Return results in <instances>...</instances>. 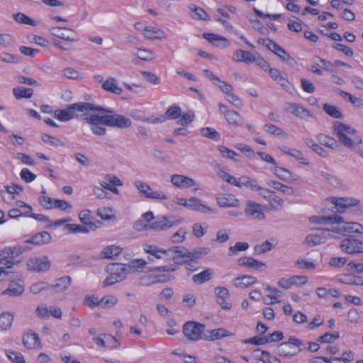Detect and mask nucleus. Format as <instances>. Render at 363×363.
I'll return each mask as SVG.
<instances>
[{"instance_id":"17","label":"nucleus","mask_w":363,"mask_h":363,"mask_svg":"<svg viewBox=\"0 0 363 363\" xmlns=\"http://www.w3.org/2000/svg\"><path fill=\"white\" fill-rule=\"evenodd\" d=\"M285 110L291 113L295 117L301 119L306 120L313 117V114L311 111L300 104L286 103Z\"/></svg>"},{"instance_id":"43","label":"nucleus","mask_w":363,"mask_h":363,"mask_svg":"<svg viewBox=\"0 0 363 363\" xmlns=\"http://www.w3.org/2000/svg\"><path fill=\"white\" fill-rule=\"evenodd\" d=\"M340 281L345 284L363 286V277L351 274H345L340 278Z\"/></svg>"},{"instance_id":"34","label":"nucleus","mask_w":363,"mask_h":363,"mask_svg":"<svg viewBox=\"0 0 363 363\" xmlns=\"http://www.w3.org/2000/svg\"><path fill=\"white\" fill-rule=\"evenodd\" d=\"M342 220V217L339 216H311L309 218V220L311 223H316V224H323V223H335L340 222Z\"/></svg>"},{"instance_id":"19","label":"nucleus","mask_w":363,"mask_h":363,"mask_svg":"<svg viewBox=\"0 0 363 363\" xmlns=\"http://www.w3.org/2000/svg\"><path fill=\"white\" fill-rule=\"evenodd\" d=\"M331 231L326 229H321L318 233L308 235L305 242L311 245H317L325 242L326 239L331 237Z\"/></svg>"},{"instance_id":"48","label":"nucleus","mask_w":363,"mask_h":363,"mask_svg":"<svg viewBox=\"0 0 363 363\" xmlns=\"http://www.w3.org/2000/svg\"><path fill=\"white\" fill-rule=\"evenodd\" d=\"M13 320V316L9 313H2L0 315V329L7 330L11 328Z\"/></svg>"},{"instance_id":"54","label":"nucleus","mask_w":363,"mask_h":363,"mask_svg":"<svg viewBox=\"0 0 363 363\" xmlns=\"http://www.w3.org/2000/svg\"><path fill=\"white\" fill-rule=\"evenodd\" d=\"M54 208H58L67 213H70L72 208V206L71 203L65 200L55 199Z\"/></svg>"},{"instance_id":"26","label":"nucleus","mask_w":363,"mask_h":363,"mask_svg":"<svg viewBox=\"0 0 363 363\" xmlns=\"http://www.w3.org/2000/svg\"><path fill=\"white\" fill-rule=\"evenodd\" d=\"M189 209L201 213H215L216 211L202 203L201 200L192 196L189 198Z\"/></svg>"},{"instance_id":"36","label":"nucleus","mask_w":363,"mask_h":363,"mask_svg":"<svg viewBox=\"0 0 363 363\" xmlns=\"http://www.w3.org/2000/svg\"><path fill=\"white\" fill-rule=\"evenodd\" d=\"M72 279L69 277H62L57 279L54 284L50 285V289H54L56 292H63L71 284Z\"/></svg>"},{"instance_id":"10","label":"nucleus","mask_w":363,"mask_h":363,"mask_svg":"<svg viewBox=\"0 0 363 363\" xmlns=\"http://www.w3.org/2000/svg\"><path fill=\"white\" fill-rule=\"evenodd\" d=\"M49 32L52 35L67 41L75 42L79 40L77 33L67 27L52 26L49 28Z\"/></svg>"},{"instance_id":"32","label":"nucleus","mask_w":363,"mask_h":363,"mask_svg":"<svg viewBox=\"0 0 363 363\" xmlns=\"http://www.w3.org/2000/svg\"><path fill=\"white\" fill-rule=\"evenodd\" d=\"M255 54L242 50H237L234 52L232 60L240 62H243L247 64L252 63V60Z\"/></svg>"},{"instance_id":"3","label":"nucleus","mask_w":363,"mask_h":363,"mask_svg":"<svg viewBox=\"0 0 363 363\" xmlns=\"http://www.w3.org/2000/svg\"><path fill=\"white\" fill-rule=\"evenodd\" d=\"M28 246H13L6 247L0 251V269H11L14 265L18 264L19 262L14 259L23 252L30 250Z\"/></svg>"},{"instance_id":"55","label":"nucleus","mask_w":363,"mask_h":363,"mask_svg":"<svg viewBox=\"0 0 363 363\" xmlns=\"http://www.w3.org/2000/svg\"><path fill=\"white\" fill-rule=\"evenodd\" d=\"M264 130L276 136L286 135V133L281 128L273 124H266L264 126Z\"/></svg>"},{"instance_id":"52","label":"nucleus","mask_w":363,"mask_h":363,"mask_svg":"<svg viewBox=\"0 0 363 363\" xmlns=\"http://www.w3.org/2000/svg\"><path fill=\"white\" fill-rule=\"evenodd\" d=\"M323 110L328 115L334 118H341L342 117L340 110L335 106L325 104L323 105Z\"/></svg>"},{"instance_id":"18","label":"nucleus","mask_w":363,"mask_h":363,"mask_svg":"<svg viewBox=\"0 0 363 363\" xmlns=\"http://www.w3.org/2000/svg\"><path fill=\"white\" fill-rule=\"evenodd\" d=\"M216 202L221 208H236L240 205V200L232 194H220L216 196Z\"/></svg>"},{"instance_id":"30","label":"nucleus","mask_w":363,"mask_h":363,"mask_svg":"<svg viewBox=\"0 0 363 363\" xmlns=\"http://www.w3.org/2000/svg\"><path fill=\"white\" fill-rule=\"evenodd\" d=\"M101 87L106 91L118 95L121 94L123 92L122 88L118 86L116 79L113 77L108 78L105 82L102 83Z\"/></svg>"},{"instance_id":"16","label":"nucleus","mask_w":363,"mask_h":363,"mask_svg":"<svg viewBox=\"0 0 363 363\" xmlns=\"http://www.w3.org/2000/svg\"><path fill=\"white\" fill-rule=\"evenodd\" d=\"M169 251H172L174 253L172 259L178 264H184L188 261L195 259V257H196V255L192 254V252H189L182 247H174Z\"/></svg>"},{"instance_id":"31","label":"nucleus","mask_w":363,"mask_h":363,"mask_svg":"<svg viewBox=\"0 0 363 363\" xmlns=\"http://www.w3.org/2000/svg\"><path fill=\"white\" fill-rule=\"evenodd\" d=\"M105 180L99 182L100 186L105 190L111 189L112 185L113 186H123L122 181L118 179L115 174H108L104 177Z\"/></svg>"},{"instance_id":"13","label":"nucleus","mask_w":363,"mask_h":363,"mask_svg":"<svg viewBox=\"0 0 363 363\" xmlns=\"http://www.w3.org/2000/svg\"><path fill=\"white\" fill-rule=\"evenodd\" d=\"M170 182L176 188L183 189L194 186L196 182L186 175L174 174L170 176Z\"/></svg>"},{"instance_id":"47","label":"nucleus","mask_w":363,"mask_h":363,"mask_svg":"<svg viewBox=\"0 0 363 363\" xmlns=\"http://www.w3.org/2000/svg\"><path fill=\"white\" fill-rule=\"evenodd\" d=\"M135 55L144 61H151L156 58L155 54L152 50L147 49L138 48L135 50Z\"/></svg>"},{"instance_id":"15","label":"nucleus","mask_w":363,"mask_h":363,"mask_svg":"<svg viewBox=\"0 0 363 363\" xmlns=\"http://www.w3.org/2000/svg\"><path fill=\"white\" fill-rule=\"evenodd\" d=\"M267 48L280 57L283 61L286 62L290 66H295L297 63L296 61L291 57L289 54L278 44L272 40H269L267 44Z\"/></svg>"},{"instance_id":"39","label":"nucleus","mask_w":363,"mask_h":363,"mask_svg":"<svg viewBox=\"0 0 363 363\" xmlns=\"http://www.w3.org/2000/svg\"><path fill=\"white\" fill-rule=\"evenodd\" d=\"M225 118L229 124L234 126H240L244 123V118L238 112L234 111H226Z\"/></svg>"},{"instance_id":"59","label":"nucleus","mask_w":363,"mask_h":363,"mask_svg":"<svg viewBox=\"0 0 363 363\" xmlns=\"http://www.w3.org/2000/svg\"><path fill=\"white\" fill-rule=\"evenodd\" d=\"M30 290L33 294H36L43 290H50V284H48L44 281L38 282L33 284L30 286Z\"/></svg>"},{"instance_id":"58","label":"nucleus","mask_w":363,"mask_h":363,"mask_svg":"<svg viewBox=\"0 0 363 363\" xmlns=\"http://www.w3.org/2000/svg\"><path fill=\"white\" fill-rule=\"evenodd\" d=\"M41 139L44 143H48L52 146L57 147L64 145V143L60 139H57L48 134H43Z\"/></svg>"},{"instance_id":"40","label":"nucleus","mask_w":363,"mask_h":363,"mask_svg":"<svg viewBox=\"0 0 363 363\" xmlns=\"http://www.w3.org/2000/svg\"><path fill=\"white\" fill-rule=\"evenodd\" d=\"M122 251L121 247L118 245H109L104 248L101 252V257L106 259H113L118 256Z\"/></svg>"},{"instance_id":"4","label":"nucleus","mask_w":363,"mask_h":363,"mask_svg":"<svg viewBox=\"0 0 363 363\" xmlns=\"http://www.w3.org/2000/svg\"><path fill=\"white\" fill-rule=\"evenodd\" d=\"M134 186L138 190L139 194L146 199L157 201H167L169 199V196L164 191H155L147 183L145 182L135 181L134 182Z\"/></svg>"},{"instance_id":"9","label":"nucleus","mask_w":363,"mask_h":363,"mask_svg":"<svg viewBox=\"0 0 363 363\" xmlns=\"http://www.w3.org/2000/svg\"><path fill=\"white\" fill-rule=\"evenodd\" d=\"M51 262L47 256L30 257L27 261V269L34 272H45L50 268Z\"/></svg>"},{"instance_id":"64","label":"nucleus","mask_w":363,"mask_h":363,"mask_svg":"<svg viewBox=\"0 0 363 363\" xmlns=\"http://www.w3.org/2000/svg\"><path fill=\"white\" fill-rule=\"evenodd\" d=\"M6 356L15 363H26L23 356L19 352L7 351Z\"/></svg>"},{"instance_id":"51","label":"nucleus","mask_w":363,"mask_h":363,"mask_svg":"<svg viewBox=\"0 0 363 363\" xmlns=\"http://www.w3.org/2000/svg\"><path fill=\"white\" fill-rule=\"evenodd\" d=\"M111 207H101L97 209L96 214L103 220H110L114 216Z\"/></svg>"},{"instance_id":"29","label":"nucleus","mask_w":363,"mask_h":363,"mask_svg":"<svg viewBox=\"0 0 363 363\" xmlns=\"http://www.w3.org/2000/svg\"><path fill=\"white\" fill-rule=\"evenodd\" d=\"M23 342L28 349H35L41 347L39 336L36 333H30L24 335Z\"/></svg>"},{"instance_id":"1","label":"nucleus","mask_w":363,"mask_h":363,"mask_svg":"<svg viewBox=\"0 0 363 363\" xmlns=\"http://www.w3.org/2000/svg\"><path fill=\"white\" fill-rule=\"evenodd\" d=\"M83 113V120L89 125L91 132L97 136L106 134V126L127 128L132 124L131 120L110 109H105L90 103L81 102L67 106L66 109L55 111V117L61 121H68Z\"/></svg>"},{"instance_id":"41","label":"nucleus","mask_w":363,"mask_h":363,"mask_svg":"<svg viewBox=\"0 0 363 363\" xmlns=\"http://www.w3.org/2000/svg\"><path fill=\"white\" fill-rule=\"evenodd\" d=\"M213 272L211 269H207L192 277V280L195 284H201L210 280L213 276Z\"/></svg>"},{"instance_id":"50","label":"nucleus","mask_w":363,"mask_h":363,"mask_svg":"<svg viewBox=\"0 0 363 363\" xmlns=\"http://www.w3.org/2000/svg\"><path fill=\"white\" fill-rule=\"evenodd\" d=\"M13 18L19 23L35 26V21L23 13H17L13 15Z\"/></svg>"},{"instance_id":"46","label":"nucleus","mask_w":363,"mask_h":363,"mask_svg":"<svg viewBox=\"0 0 363 363\" xmlns=\"http://www.w3.org/2000/svg\"><path fill=\"white\" fill-rule=\"evenodd\" d=\"M13 94L18 99L21 98H30L33 94V90L31 88L15 87L13 89Z\"/></svg>"},{"instance_id":"37","label":"nucleus","mask_w":363,"mask_h":363,"mask_svg":"<svg viewBox=\"0 0 363 363\" xmlns=\"http://www.w3.org/2000/svg\"><path fill=\"white\" fill-rule=\"evenodd\" d=\"M316 139L320 144L332 150H335L339 147L337 140L328 135L319 133L316 135Z\"/></svg>"},{"instance_id":"21","label":"nucleus","mask_w":363,"mask_h":363,"mask_svg":"<svg viewBox=\"0 0 363 363\" xmlns=\"http://www.w3.org/2000/svg\"><path fill=\"white\" fill-rule=\"evenodd\" d=\"M269 77L277 82L284 89L289 90L291 84L286 75L283 74L279 69L276 68H270L268 70Z\"/></svg>"},{"instance_id":"6","label":"nucleus","mask_w":363,"mask_h":363,"mask_svg":"<svg viewBox=\"0 0 363 363\" xmlns=\"http://www.w3.org/2000/svg\"><path fill=\"white\" fill-rule=\"evenodd\" d=\"M303 342L296 337L291 336L287 342L281 343L278 347V353L281 356L290 357L297 354L301 351Z\"/></svg>"},{"instance_id":"44","label":"nucleus","mask_w":363,"mask_h":363,"mask_svg":"<svg viewBox=\"0 0 363 363\" xmlns=\"http://www.w3.org/2000/svg\"><path fill=\"white\" fill-rule=\"evenodd\" d=\"M217 149L220 152L222 157L224 158L230 159L235 162H239L240 160V157L239 155L224 145H218Z\"/></svg>"},{"instance_id":"12","label":"nucleus","mask_w":363,"mask_h":363,"mask_svg":"<svg viewBox=\"0 0 363 363\" xmlns=\"http://www.w3.org/2000/svg\"><path fill=\"white\" fill-rule=\"evenodd\" d=\"M245 213L252 219L263 220L265 218L264 207L252 200L246 201Z\"/></svg>"},{"instance_id":"60","label":"nucleus","mask_w":363,"mask_h":363,"mask_svg":"<svg viewBox=\"0 0 363 363\" xmlns=\"http://www.w3.org/2000/svg\"><path fill=\"white\" fill-rule=\"evenodd\" d=\"M15 40L9 34H0V45L4 48H9L14 45Z\"/></svg>"},{"instance_id":"8","label":"nucleus","mask_w":363,"mask_h":363,"mask_svg":"<svg viewBox=\"0 0 363 363\" xmlns=\"http://www.w3.org/2000/svg\"><path fill=\"white\" fill-rule=\"evenodd\" d=\"M182 222V219L176 218L174 216H162L157 217L151 223V230H164L170 228L174 225H177Z\"/></svg>"},{"instance_id":"42","label":"nucleus","mask_w":363,"mask_h":363,"mask_svg":"<svg viewBox=\"0 0 363 363\" xmlns=\"http://www.w3.org/2000/svg\"><path fill=\"white\" fill-rule=\"evenodd\" d=\"M143 250L154 257L155 259H161L162 254H166L167 250H164L162 248L158 247L156 245H152L150 244H144L143 245Z\"/></svg>"},{"instance_id":"45","label":"nucleus","mask_w":363,"mask_h":363,"mask_svg":"<svg viewBox=\"0 0 363 363\" xmlns=\"http://www.w3.org/2000/svg\"><path fill=\"white\" fill-rule=\"evenodd\" d=\"M24 291V286L21 283L12 282L8 289L4 292L11 296H18Z\"/></svg>"},{"instance_id":"24","label":"nucleus","mask_w":363,"mask_h":363,"mask_svg":"<svg viewBox=\"0 0 363 363\" xmlns=\"http://www.w3.org/2000/svg\"><path fill=\"white\" fill-rule=\"evenodd\" d=\"M234 334L228 331L226 329L220 328L218 329L209 330L208 334H204L203 340L206 341H214L226 337L233 336Z\"/></svg>"},{"instance_id":"53","label":"nucleus","mask_w":363,"mask_h":363,"mask_svg":"<svg viewBox=\"0 0 363 363\" xmlns=\"http://www.w3.org/2000/svg\"><path fill=\"white\" fill-rule=\"evenodd\" d=\"M249 247V244L245 242H238L235 245L229 247V255L233 256L236 255L238 252L245 251Z\"/></svg>"},{"instance_id":"61","label":"nucleus","mask_w":363,"mask_h":363,"mask_svg":"<svg viewBox=\"0 0 363 363\" xmlns=\"http://www.w3.org/2000/svg\"><path fill=\"white\" fill-rule=\"evenodd\" d=\"M143 77L152 84H159L160 83V77L155 73L143 71L141 72Z\"/></svg>"},{"instance_id":"33","label":"nucleus","mask_w":363,"mask_h":363,"mask_svg":"<svg viewBox=\"0 0 363 363\" xmlns=\"http://www.w3.org/2000/svg\"><path fill=\"white\" fill-rule=\"evenodd\" d=\"M163 277L164 276L162 275H144L139 278L138 284L140 286H148L156 283L164 281L165 279H164Z\"/></svg>"},{"instance_id":"56","label":"nucleus","mask_w":363,"mask_h":363,"mask_svg":"<svg viewBox=\"0 0 363 363\" xmlns=\"http://www.w3.org/2000/svg\"><path fill=\"white\" fill-rule=\"evenodd\" d=\"M194 118V114L192 112L181 113L179 119L177 121V124L182 126L187 125L193 121Z\"/></svg>"},{"instance_id":"11","label":"nucleus","mask_w":363,"mask_h":363,"mask_svg":"<svg viewBox=\"0 0 363 363\" xmlns=\"http://www.w3.org/2000/svg\"><path fill=\"white\" fill-rule=\"evenodd\" d=\"M330 201L334 204L336 211L340 213H344L348 208L359 203V199L352 197H333Z\"/></svg>"},{"instance_id":"63","label":"nucleus","mask_w":363,"mask_h":363,"mask_svg":"<svg viewBox=\"0 0 363 363\" xmlns=\"http://www.w3.org/2000/svg\"><path fill=\"white\" fill-rule=\"evenodd\" d=\"M196 302V297L193 294H184L182 298V303L184 306L192 308L195 306Z\"/></svg>"},{"instance_id":"27","label":"nucleus","mask_w":363,"mask_h":363,"mask_svg":"<svg viewBox=\"0 0 363 363\" xmlns=\"http://www.w3.org/2000/svg\"><path fill=\"white\" fill-rule=\"evenodd\" d=\"M257 281L256 277L250 275H242L236 277L233 280V284L236 288L245 289L255 284Z\"/></svg>"},{"instance_id":"35","label":"nucleus","mask_w":363,"mask_h":363,"mask_svg":"<svg viewBox=\"0 0 363 363\" xmlns=\"http://www.w3.org/2000/svg\"><path fill=\"white\" fill-rule=\"evenodd\" d=\"M147 263L148 261L143 259H133L127 265L128 271L129 274H131L135 272H143L145 269L147 270L148 268L146 267Z\"/></svg>"},{"instance_id":"22","label":"nucleus","mask_w":363,"mask_h":363,"mask_svg":"<svg viewBox=\"0 0 363 363\" xmlns=\"http://www.w3.org/2000/svg\"><path fill=\"white\" fill-rule=\"evenodd\" d=\"M203 37L211 44L220 49H225L229 45V41L226 38L217 34L205 33L203 34Z\"/></svg>"},{"instance_id":"2","label":"nucleus","mask_w":363,"mask_h":363,"mask_svg":"<svg viewBox=\"0 0 363 363\" xmlns=\"http://www.w3.org/2000/svg\"><path fill=\"white\" fill-rule=\"evenodd\" d=\"M333 128L339 140L347 147L354 150L357 145L362 144L361 137L352 126L335 121L333 123Z\"/></svg>"},{"instance_id":"62","label":"nucleus","mask_w":363,"mask_h":363,"mask_svg":"<svg viewBox=\"0 0 363 363\" xmlns=\"http://www.w3.org/2000/svg\"><path fill=\"white\" fill-rule=\"evenodd\" d=\"M252 63H255L257 66L260 67L265 71H268L270 69L269 63L259 55H254Z\"/></svg>"},{"instance_id":"28","label":"nucleus","mask_w":363,"mask_h":363,"mask_svg":"<svg viewBox=\"0 0 363 363\" xmlns=\"http://www.w3.org/2000/svg\"><path fill=\"white\" fill-rule=\"evenodd\" d=\"M143 35L150 40H163L167 38V34L164 30L153 26L145 27Z\"/></svg>"},{"instance_id":"49","label":"nucleus","mask_w":363,"mask_h":363,"mask_svg":"<svg viewBox=\"0 0 363 363\" xmlns=\"http://www.w3.org/2000/svg\"><path fill=\"white\" fill-rule=\"evenodd\" d=\"M295 264L301 269H315L317 266L315 262L306 259H298L296 261Z\"/></svg>"},{"instance_id":"20","label":"nucleus","mask_w":363,"mask_h":363,"mask_svg":"<svg viewBox=\"0 0 363 363\" xmlns=\"http://www.w3.org/2000/svg\"><path fill=\"white\" fill-rule=\"evenodd\" d=\"M106 270L109 274H112L121 281L125 278L127 274H129L126 264L121 263H113L108 264Z\"/></svg>"},{"instance_id":"57","label":"nucleus","mask_w":363,"mask_h":363,"mask_svg":"<svg viewBox=\"0 0 363 363\" xmlns=\"http://www.w3.org/2000/svg\"><path fill=\"white\" fill-rule=\"evenodd\" d=\"M118 302V299L114 296H106L100 300V306L106 308H111L114 306Z\"/></svg>"},{"instance_id":"23","label":"nucleus","mask_w":363,"mask_h":363,"mask_svg":"<svg viewBox=\"0 0 363 363\" xmlns=\"http://www.w3.org/2000/svg\"><path fill=\"white\" fill-rule=\"evenodd\" d=\"M238 264L240 266H245L249 268H253L258 271H262L266 268V264L260 262L252 257H242L238 259Z\"/></svg>"},{"instance_id":"5","label":"nucleus","mask_w":363,"mask_h":363,"mask_svg":"<svg viewBox=\"0 0 363 363\" xmlns=\"http://www.w3.org/2000/svg\"><path fill=\"white\" fill-rule=\"evenodd\" d=\"M184 336L191 341L203 340L205 325L196 321H188L183 325Z\"/></svg>"},{"instance_id":"7","label":"nucleus","mask_w":363,"mask_h":363,"mask_svg":"<svg viewBox=\"0 0 363 363\" xmlns=\"http://www.w3.org/2000/svg\"><path fill=\"white\" fill-rule=\"evenodd\" d=\"M339 247L342 252L350 255L363 254V241L353 236L344 238Z\"/></svg>"},{"instance_id":"14","label":"nucleus","mask_w":363,"mask_h":363,"mask_svg":"<svg viewBox=\"0 0 363 363\" xmlns=\"http://www.w3.org/2000/svg\"><path fill=\"white\" fill-rule=\"evenodd\" d=\"M338 226L333 230V232L337 233H354L363 234V225L356 222H345L343 218L340 222L336 223Z\"/></svg>"},{"instance_id":"38","label":"nucleus","mask_w":363,"mask_h":363,"mask_svg":"<svg viewBox=\"0 0 363 363\" xmlns=\"http://www.w3.org/2000/svg\"><path fill=\"white\" fill-rule=\"evenodd\" d=\"M79 218L81 223L90 231L96 229V225L91 220V211L89 210H83L79 214Z\"/></svg>"},{"instance_id":"25","label":"nucleus","mask_w":363,"mask_h":363,"mask_svg":"<svg viewBox=\"0 0 363 363\" xmlns=\"http://www.w3.org/2000/svg\"><path fill=\"white\" fill-rule=\"evenodd\" d=\"M52 240V236L50 234L46 231H43L38 233H36L30 238L26 240L25 242L26 243L33 244L35 245H41L44 244L49 243Z\"/></svg>"}]
</instances>
